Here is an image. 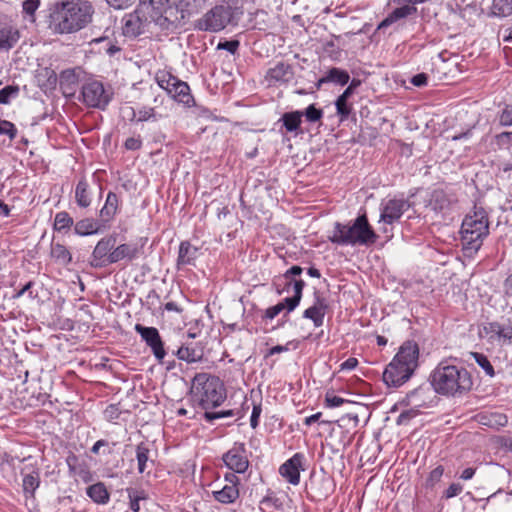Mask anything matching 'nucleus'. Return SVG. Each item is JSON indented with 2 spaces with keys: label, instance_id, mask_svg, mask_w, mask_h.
Masks as SVG:
<instances>
[{
  "label": "nucleus",
  "instance_id": "nucleus-1",
  "mask_svg": "<svg viewBox=\"0 0 512 512\" xmlns=\"http://www.w3.org/2000/svg\"><path fill=\"white\" fill-rule=\"evenodd\" d=\"M429 381L437 394L448 397L462 396L473 386L470 372L453 358L440 361L431 371Z\"/></svg>",
  "mask_w": 512,
  "mask_h": 512
},
{
  "label": "nucleus",
  "instance_id": "nucleus-2",
  "mask_svg": "<svg viewBox=\"0 0 512 512\" xmlns=\"http://www.w3.org/2000/svg\"><path fill=\"white\" fill-rule=\"evenodd\" d=\"M227 398L224 382L215 375L196 373L191 381L189 400L196 409L204 412L220 407Z\"/></svg>",
  "mask_w": 512,
  "mask_h": 512
},
{
  "label": "nucleus",
  "instance_id": "nucleus-3",
  "mask_svg": "<svg viewBox=\"0 0 512 512\" xmlns=\"http://www.w3.org/2000/svg\"><path fill=\"white\" fill-rule=\"evenodd\" d=\"M419 347L414 341L404 342L383 372L388 387L398 388L413 376L418 367Z\"/></svg>",
  "mask_w": 512,
  "mask_h": 512
},
{
  "label": "nucleus",
  "instance_id": "nucleus-4",
  "mask_svg": "<svg viewBox=\"0 0 512 512\" xmlns=\"http://www.w3.org/2000/svg\"><path fill=\"white\" fill-rule=\"evenodd\" d=\"M94 8L85 0H69L56 7L54 21L60 33H73L86 27L92 20Z\"/></svg>",
  "mask_w": 512,
  "mask_h": 512
},
{
  "label": "nucleus",
  "instance_id": "nucleus-5",
  "mask_svg": "<svg viewBox=\"0 0 512 512\" xmlns=\"http://www.w3.org/2000/svg\"><path fill=\"white\" fill-rule=\"evenodd\" d=\"M488 234V214L483 207L475 204L461 225V245L465 256L477 253Z\"/></svg>",
  "mask_w": 512,
  "mask_h": 512
},
{
  "label": "nucleus",
  "instance_id": "nucleus-6",
  "mask_svg": "<svg viewBox=\"0 0 512 512\" xmlns=\"http://www.w3.org/2000/svg\"><path fill=\"white\" fill-rule=\"evenodd\" d=\"M328 238L333 243L369 246L374 244L378 235L369 224L365 213L359 215L352 224L336 223Z\"/></svg>",
  "mask_w": 512,
  "mask_h": 512
},
{
  "label": "nucleus",
  "instance_id": "nucleus-7",
  "mask_svg": "<svg viewBox=\"0 0 512 512\" xmlns=\"http://www.w3.org/2000/svg\"><path fill=\"white\" fill-rule=\"evenodd\" d=\"M175 9L161 0H140L137 13H142L144 21H152L162 28H168L176 19H172Z\"/></svg>",
  "mask_w": 512,
  "mask_h": 512
},
{
  "label": "nucleus",
  "instance_id": "nucleus-8",
  "mask_svg": "<svg viewBox=\"0 0 512 512\" xmlns=\"http://www.w3.org/2000/svg\"><path fill=\"white\" fill-rule=\"evenodd\" d=\"M234 10L230 5H216L196 20L195 29L208 32L223 30L233 19Z\"/></svg>",
  "mask_w": 512,
  "mask_h": 512
},
{
  "label": "nucleus",
  "instance_id": "nucleus-9",
  "mask_svg": "<svg viewBox=\"0 0 512 512\" xmlns=\"http://www.w3.org/2000/svg\"><path fill=\"white\" fill-rule=\"evenodd\" d=\"M113 93L105 89L102 82L90 80L83 84L81 101L89 108L104 110L112 99Z\"/></svg>",
  "mask_w": 512,
  "mask_h": 512
},
{
  "label": "nucleus",
  "instance_id": "nucleus-10",
  "mask_svg": "<svg viewBox=\"0 0 512 512\" xmlns=\"http://www.w3.org/2000/svg\"><path fill=\"white\" fill-rule=\"evenodd\" d=\"M134 330L140 336L141 341L150 348L157 362L163 364L168 352L159 330L156 327L145 326L140 323L135 324Z\"/></svg>",
  "mask_w": 512,
  "mask_h": 512
},
{
  "label": "nucleus",
  "instance_id": "nucleus-11",
  "mask_svg": "<svg viewBox=\"0 0 512 512\" xmlns=\"http://www.w3.org/2000/svg\"><path fill=\"white\" fill-rule=\"evenodd\" d=\"M225 467L235 473H245L250 465L248 451L243 442H234L221 457Z\"/></svg>",
  "mask_w": 512,
  "mask_h": 512
},
{
  "label": "nucleus",
  "instance_id": "nucleus-12",
  "mask_svg": "<svg viewBox=\"0 0 512 512\" xmlns=\"http://www.w3.org/2000/svg\"><path fill=\"white\" fill-rule=\"evenodd\" d=\"M40 468L36 461L26 464L20 471L22 476V491L26 499L35 497L40 486Z\"/></svg>",
  "mask_w": 512,
  "mask_h": 512
},
{
  "label": "nucleus",
  "instance_id": "nucleus-13",
  "mask_svg": "<svg viewBox=\"0 0 512 512\" xmlns=\"http://www.w3.org/2000/svg\"><path fill=\"white\" fill-rule=\"evenodd\" d=\"M410 207L411 204L406 199H389L386 203L382 204L380 222L393 224L398 221Z\"/></svg>",
  "mask_w": 512,
  "mask_h": 512
},
{
  "label": "nucleus",
  "instance_id": "nucleus-14",
  "mask_svg": "<svg viewBox=\"0 0 512 512\" xmlns=\"http://www.w3.org/2000/svg\"><path fill=\"white\" fill-rule=\"evenodd\" d=\"M265 79L270 86L286 84L294 79V71L291 65L279 62L267 71Z\"/></svg>",
  "mask_w": 512,
  "mask_h": 512
},
{
  "label": "nucleus",
  "instance_id": "nucleus-15",
  "mask_svg": "<svg viewBox=\"0 0 512 512\" xmlns=\"http://www.w3.org/2000/svg\"><path fill=\"white\" fill-rule=\"evenodd\" d=\"M135 460L137 462L138 474H149L150 471L148 469L153 468L156 463L152 455L151 444L144 441L138 443L135 447Z\"/></svg>",
  "mask_w": 512,
  "mask_h": 512
},
{
  "label": "nucleus",
  "instance_id": "nucleus-16",
  "mask_svg": "<svg viewBox=\"0 0 512 512\" xmlns=\"http://www.w3.org/2000/svg\"><path fill=\"white\" fill-rule=\"evenodd\" d=\"M301 460L302 455L296 453L286 460L279 468L280 475L292 485H297L300 482Z\"/></svg>",
  "mask_w": 512,
  "mask_h": 512
},
{
  "label": "nucleus",
  "instance_id": "nucleus-17",
  "mask_svg": "<svg viewBox=\"0 0 512 512\" xmlns=\"http://www.w3.org/2000/svg\"><path fill=\"white\" fill-rule=\"evenodd\" d=\"M172 354L178 360L184 361L188 364L197 363L203 359V350L197 346L196 343H182L177 350L172 351Z\"/></svg>",
  "mask_w": 512,
  "mask_h": 512
},
{
  "label": "nucleus",
  "instance_id": "nucleus-18",
  "mask_svg": "<svg viewBox=\"0 0 512 512\" xmlns=\"http://www.w3.org/2000/svg\"><path fill=\"white\" fill-rule=\"evenodd\" d=\"M325 435V444L322 442V450L324 446H328L332 451H339L343 445L340 435L342 434L340 426L335 427L331 421L322 420V436Z\"/></svg>",
  "mask_w": 512,
  "mask_h": 512
},
{
  "label": "nucleus",
  "instance_id": "nucleus-19",
  "mask_svg": "<svg viewBox=\"0 0 512 512\" xmlns=\"http://www.w3.org/2000/svg\"><path fill=\"white\" fill-rule=\"evenodd\" d=\"M119 207V198L114 192H109L106 197L104 206L100 210V220L103 226L108 224L114 219Z\"/></svg>",
  "mask_w": 512,
  "mask_h": 512
},
{
  "label": "nucleus",
  "instance_id": "nucleus-20",
  "mask_svg": "<svg viewBox=\"0 0 512 512\" xmlns=\"http://www.w3.org/2000/svg\"><path fill=\"white\" fill-rule=\"evenodd\" d=\"M417 12L415 6L404 5L394 9L386 18H384L377 26V30H385L400 19L406 18Z\"/></svg>",
  "mask_w": 512,
  "mask_h": 512
},
{
  "label": "nucleus",
  "instance_id": "nucleus-21",
  "mask_svg": "<svg viewBox=\"0 0 512 512\" xmlns=\"http://www.w3.org/2000/svg\"><path fill=\"white\" fill-rule=\"evenodd\" d=\"M85 492L87 497L97 505H106L110 501V492L101 481L89 485Z\"/></svg>",
  "mask_w": 512,
  "mask_h": 512
},
{
  "label": "nucleus",
  "instance_id": "nucleus-22",
  "mask_svg": "<svg viewBox=\"0 0 512 512\" xmlns=\"http://www.w3.org/2000/svg\"><path fill=\"white\" fill-rule=\"evenodd\" d=\"M476 418L479 424L493 429L504 427L508 422L507 416L498 412H482Z\"/></svg>",
  "mask_w": 512,
  "mask_h": 512
},
{
  "label": "nucleus",
  "instance_id": "nucleus-23",
  "mask_svg": "<svg viewBox=\"0 0 512 512\" xmlns=\"http://www.w3.org/2000/svg\"><path fill=\"white\" fill-rule=\"evenodd\" d=\"M176 101L191 106L194 102L192 95L190 94V88L186 82L179 79L175 81V86L172 87L171 92L168 93Z\"/></svg>",
  "mask_w": 512,
  "mask_h": 512
},
{
  "label": "nucleus",
  "instance_id": "nucleus-24",
  "mask_svg": "<svg viewBox=\"0 0 512 512\" xmlns=\"http://www.w3.org/2000/svg\"><path fill=\"white\" fill-rule=\"evenodd\" d=\"M99 219L84 218L76 222L74 226L75 233L80 236H87L98 233L102 228H105Z\"/></svg>",
  "mask_w": 512,
  "mask_h": 512
},
{
  "label": "nucleus",
  "instance_id": "nucleus-25",
  "mask_svg": "<svg viewBox=\"0 0 512 512\" xmlns=\"http://www.w3.org/2000/svg\"><path fill=\"white\" fill-rule=\"evenodd\" d=\"M350 75L346 70L332 67L322 75V84H335L344 86L349 83Z\"/></svg>",
  "mask_w": 512,
  "mask_h": 512
},
{
  "label": "nucleus",
  "instance_id": "nucleus-26",
  "mask_svg": "<svg viewBox=\"0 0 512 512\" xmlns=\"http://www.w3.org/2000/svg\"><path fill=\"white\" fill-rule=\"evenodd\" d=\"M213 498L221 504H232L239 498V488L234 485H224L212 492Z\"/></svg>",
  "mask_w": 512,
  "mask_h": 512
},
{
  "label": "nucleus",
  "instance_id": "nucleus-27",
  "mask_svg": "<svg viewBox=\"0 0 512 512\" xmlns=\"http://www.w3.org/2000/svg\"><path fill=\"white\" fill-rule=\"evenodd\" d=\"M142 13L130 14L124 18L123 32L126 36H137L141 33Z\"/></svg>",
  "mask_w": 512,
  "mask_h": 512
},
{
  "label": "nucleus",
  "instance_id": "nucleus-28",
  "mask_svg": "<svg viewBox=\"0 0 512 512\" xmlns=\"http://www.w3.org/2000/svg\"><path fill=\"white\" fill-rule=\"evenodd\" d=\"M19 31L11 26L0 29V50H9L18 42Z\"/></svg>",
  "mask_w": 512,
  "mask_h": 512
},
{
  "label": "nucleus",
  "instance_id": "nucleus-29",
  "mask_svg": "<svg viewBox=\"0 0 512 512\" xmlns=\"http://www.w3.org/2000/svg\"><path fill=\"white\" fill-rule=\"evenodd\" d=\"M126 493L129 499V508L132 512L140 511V501L147 500L148 494L144 489H137L133 487L126 488Z\"/></svg>",
  "mask_w": 512,
  "mask_h": 512
},
{
  "label": "nucleus",
  "instance_id": "nucleus-30",
  "mask_svg": "<svg viewBox=\"0 0 512 512\" xmlns=\"http://www.w3.org/2000/svg\"><path fill=\"white\" fill-rule=\"evenodd\" d=\"M88 182L85 179L79 180L75 189V199L78 206L86 208L91 204L90 194L88 192Z\"/></svg>",
  "mask_w": 512,
  "mask_h": 512
},
{
  "label": "nucleus",
  "instance_id": "nucleus-31",
  "mask_svg": "<svg viewBox=\"0 0 512 512\" xmlns=\"http://www.w3.org/2000/svg\"><path fill=\"white\" fill-rule=\"evenodd\" d=\"M495 120L501 127H512V101L499 107Z\"/></svg>",
  "mask_w": 512,
  "mask_h": 512
},
{
  "label": "nucleus",
  "instance_id": "nucleus-32",
  "mask_svg": "<svg viewBox=\"0 0 512 512\" xmlns=\"http://www.w3.org/2000/svg\"><path fill=\"white\" fill-rule=\"evenodd\" d=\"M315 302L314 304L307 308L304 313L303 317L306 319H311L316 327L320 326V292L315 291Z\"/></svg>",
  "mask_w": 512,
  "mask_h": 512
},
{
  "label": "nucleus",
  "instance_id": "nucleus-33",
  "mask_svg": "<svg viewBox=\"0 0 512 512\" xmlns=\"http://www.w3.org/2000/svg\"><path fill=\"white\" fill-rule=\"evenodd\" d=\"M491 12L497 17H507L512 14L511 0H493Z\"/></svg>",
  "mask_w": 512,
  "mask_h": 512
},
{
  "label": "nucleus",
  "instance_id": "nucleus-34",
  "mask_svg": "<svg viewBox=\"0 0 512 512\" xmlns=\"http://www.w3.org/2000/svg\"><path fill=\"white\" fill-rule=\"evenodd\" d=\"M264 507L283 510V501L273 491L268 490L267 494L260 501V509L263 510Z\"/></svg>",
  "mask_w": 512,
  "mask_h": 512
},
{
  "label": "nucleus",
  "instance_id": "nucleus-35",
  "mask_svg": "<svg viewBox=\"0 0 512 512\" xmlns=\"http://www.w3.org/2000/svg\"><path fill=\"white\" fill-rule=\"evenodd\" d=\"M302 116L303 113L299 111L285 113L282 116V121L286 130L289 132L295 131L301 124Z\"/></svg>",
  "mask_w": 512,
  "mask_h": 512
},
{
  "label": "nucleus",
  "instance_id": "nucleus-36",
  "mask_svg": "<svg viewBox=\"0 0 512 512\" xmlns=\"http://www.w3.org/2000/svg\"><path fill=\"white\" fill-rule=\"evenodd\" d=\"M73 218L65 211L58 212L54 218V229L62 232L67 231L73 225Z\"/></svg>",
  "mask_w": 512,
  "mask_h": 512
},
{
  "label": "nucleus",
  "instance_id": "nucleus-37",
  "mask_svg": "<svg viewBox=\"0 0 512 512\" xmlns=\"http://www.w3.org/2000/svg\"><path fill=\"white\" fill-rule=\"evenodd\" d=\"M140 301L142 306L151 312L162 308L160 296L154 289L150 290L146 297L144 299H140Z\"/></svg>",
  "mask_w": 512,
  "mask_h": 512
},
{
  "label": "nucleus",
  "instance_id": "nucleus-38",
  "mask_svg": "<svg viewBox=\"0 0 512 512\" xmlns=\"http://www.w3.org/2000/svg\"><path fill=\"white\" fill-rule=\"evenodd\" d=\"M27 294L28 298L34 300L38 298V289L36 288V282L29 280L25 284L21 285L18 289H15L13 298H20Z\"/></svg>",
  "mask_w": 512,
  "mask_h": 512
},
{
  "label": "nucleus",
  "instance_id": "nucleus-39",
  "mask_svg": "<svg viewBox=\"0 0 512 512\" xmlns=\"http://www.w3.org/2000/svg\"><path fill=\"white\" fill-rule=\"evenodd\" d=\"M502 324L497 321L488 322L483 326V332L492 341L501 342Z\"/></svg>",
  "mask_w": 512,
  "mask_h": 512
},
{
  "label": "nucleus",
  "instance_id": "nucleus-40",
  "mask_svg": "<svg viewBox=\"0 0 512 512\" xmlns=\"http://www.w3.org/2000/svg\"><path fill=\"white\" fill-rule=\"evenodd\" d=\"M115 244L116 239L112 236L101 239L95 247L94 256H107Z\"/></svg>",
  "mask_w": 512,
  "mask_h": 512
},
{
  "label": "nucleus",
  "instance_id": "nucleus-41",
  "mask_svg": "<svg viewBox=\"0 0 512 512\" xmlns=\"http://www.w3.org/2000/svg\"><path fill=\"white\" fill-rule=\"evenodd\" d=\"M471 357L484 370L486 375L489 377H493L495 375L494 368L486 355L479 352H472Z\"/></svg>",
  "mask_w": 512,
  "mask_h": 512
},
{
  "label": "nucleus",
  "instance_id": "nucleus-42",
  "mask_svg": "<svg viewBox=\"0 0 512 512\" xmlns=\"http://www.w3.org/2000/svg\"><path fill=\"white\" fill-rule=\"evenodd\" d=\"M155 79L158 85L169 93L172 87L175 86V81H177L178 78L167 72H159L156 74Z\"/></svg>",
  "mask_w": 512,
  "mask_h": 512
},
{
  "label": "nucleus",
  "instance_id": "nucleus-43",
  "mask_svg": "<svg viewBox=\"0 0 512 512\" xmlns=\"http://www.w3.org/2000/svg\"><path fill=\"white\" fill-rule=\"evenodd\" d=\"M235 415L233 409H227V410H221V411H212L209 410L208 412L203 413V419L205 422L209 424H214V422L218 419L222 418H229L233 417Z\"/></svg>",
  "mask_w": 512,
  "mask_h": 512
},
{
  "label": "nucleus",
  "instance_id": "nucleus-44",
  "mask_svg": "<svg viewBox=\"0 0 512 512\" xmlns=\"http://www.w3.org/2000/svg\"><path fill=\"white\" fill-rule=\"evenodd\" d=\"M341 56V50L334 41L328 40L322 45V58L328 57L331 60H338Z\"/></svg>",
  "mask_w": 512,
  "mask_h": 512
},
{
  "label": "nucleus",
  "instance_id": "nucleus-45",
  "mask_svg": "<svg viewBox=\"0 0 512 512\" xmlns=\"http://www.w3.org/2000/svg\"><path fill=\"white\" fill-rule=\"evenodd\" d=\"M430 205L435 211H443L449 206V201L443 191H435L432 194Z\"/></svg>",
  "mask_w": 512,
  "mask_h": 512
},
{
  "label": "nucleus",
  "instance_id": "nucleus-46",
  "mask_svg": "<svg viewBox=\"0 0 512 512\" xmlns=\"http://www.w3.org/2000/svg\"><path fill=\"white\" fill-rule=\"evenodd\" d=\"M19 87L17 85H7L0 90V104H9L11 99H15L19 95Z\"/></svg>",
  "mask_w": 512,
  "mask_h": 512
},
{
  "label": "nucleus",
  "instance_id": "nucleus-47",
  "mask_svg": "<svg viewBox=\"0 0 512 512\" xmlns=\"http://www.w3.org/2000/svg\"><path fill=\"white\" fill-rule=\"evenodd\" d=\"M493 141L499 149H509L512 146V131H503L494 135Z\"/></svg>",
  "mask_w": 512,
  "mask_h": 512
},
{
  "label": "nucleus",
  "instance_id": "nucleus-48",
  "mask_svg": "<svg viewBox=\"0 0 512 512\" xmlns=\"http://www.w3.org/2000/svg\"><path fill=\"white\" fill-rule=\"evenodd\" d=\"M444 474V467L442 465H438L432 471H430L428 477L425 481V486L427 488H433L437 483L441 481V478Z\"/></svg>",
  "mask_w": 512,
  "mask_h": 512
},
{
  "label": "nucleus",
  "instance_id": "nucleus-49",
  "mask_svg": "<svg viewBox=\"0 0 512 512\" xmlns=\"http://www.w3.org/2000/svg\"><path fill=\"white\" fill-rule=\"evenodd\" d=\"M91 453L110 455L113 452L112 447H110V443L106 439L97 440L90 449Z\"/></svg>",
  "mask_w": 512,
  "mask_h": 512
},
{
  "label": "nucleus",
  "instance_id": "nucleus-50",
  "mask_svg": "<svg viewBox=\"0 0 512 512\" xmlns=\"http://www.w3.org/2000/svg\"><path fill=\"white\" fill-rule=\"evenodd\" d=\"M303 269L300 266L294 265L290 267L283 275L284 289L289 290L292 280H295L297 276H300Z\"/></svg>",
  "mask_w": 512,
  "mask_h": 512
},
{
  "label": "nucleus",
  "instance_id": "nucleus-51",
  "mask_svg": "<svg viewBox=\"0 0 512 512\" xmlns=\"http://www.w3.org/2000/svg\"><path fill=\"white\" fill-rule=\"evenodd\" d=\"M17 132V128L12 122L0 117V135H7L10 140H13L16 138Z\"/></svg>",
  "mask_w": 512,
  "mask_h": 512
},
{
  "label": "nucleus",
  "instance_id": "nucleus-52",
  "mask_svg": "<svg viewBox=\"0 0 512 512\" xmlns=\"http://www.w3.org/2000/svg\"><path fill=\"white\" fill-rule=\"evenodd\" d=\"M92 44H103V50L110 56L120 51V47L113 44L108 37H100L92 40Z\"/></svg>",
  "mask_w": 512,
  "mask_h": 512
},
{
  "label": "nucleus",
  "instance_id": "nucleus-53",
  "mask_svg": "<svg viewBox=\"0 0 512 512\" xmlns=\"http://www.w3.org/2000/svg\"><path fill=\"white\" fill-rule=\"evenodd\" d=\"M121 411L119 404H109L103 411L105 420L109 422H115L120 417Z\"/></svg>",
  "mask_w": 512,
  "mask_h": 512
},
{
  "label": "nucleus",
  "instance_id": "nucleus-54",
  "mask_svg": "<svg viewBox=\"0 0 512 512\" xmlns=\"http://www.w3.org/2000/svg\"><path fill=\"white\" fill-rule=\"evenodd\" d=\"M77 83V76L74 70H65L60 74L61 87H68Z\"/></svg>",
  "mask_w": 512,
  "mask_h": 512
},
{
  "label": "nucleus",
  "instance_id": "nucleus-55",
  "mask_svg": "<svg viewBox=\"0 0 512 512\" xmlns=\"http://www.w3.org/2000/svg\"><path fill=\"white\" fill-rule=\"evenodd\" d=\"M138 121L144 122L150 119L157 120L161 115H157L154 108L151 107H142L138 110Z\"/></svg>",
  "mask_w": 512,
  "mask_h": 512
},
{
  "label": "nucleus",
  "instance_id": "nucleus-56",
  "mask_svg": "<svg viewBox=\"0 0 512 512\" xmlns=\"http://www.w3.org/2000/svg\"><path fill=\"white\" fill-rule=\"evenodd\" d=\"M282 311H284V306L279 305L277 303L276 305L270 306L266 310H264L262 315H261V318H262L263 321L273 320Z\"/></svg>",
  "mask_w": 512,
  "mask_h": 512
},
{
  "label": "nucleus",
  "instance_id": "nucleus-57",
  "mask_svg": "<svg viewBox=\"0 0 512 512\" xmlns=\"http://www.w3.org/2000/svg\"><path fill=\"white\" fill-rule=\"evenodd\" d=\"M346 402L347 401L342 397L334 395L333 393H330V392L326 393V396H325V407L326 408H336V407L343 405Z\"/></svg>",
  "mask_w": 512,
  "mask_h": 512
},
{
  "label": "nucleus",
  "instance_id": "nucleus-58",
  "mask_svg": "<svg viewBox=\"0 0 512 512\" xmlns=\"http://www.w3.org/2000/svg\"><path fill=\"white\" fill-rule=\"evenodd\" d=\"M347 101V99H343V97L340 95L335 102L337 113L341 117H348L351 112V107Z\"/></svg>",
  "mask_w": 512,
  "mask_h": 512
},
{
  "label": "nucleus",
  "instance_id": "nucleus-59",
  "mask_svg": "<svg viewBox=\"0 0 512 512\" xmlns=\"http://www.w3.org/2000/svg\"><path fill=\"white\" fill-rule=\"evenodd\" d=\"M463 485L458 482H454L443 492L442 498L451 499L458 496L463 491Z\"/></svg>",
  "mask_w": 512,
  "mask_h": 512
},
{
  "label": "nucleus",
  "instance_id": "nucleus-60",
  "mask_svg": "<svg viewBox=\"0 0 512 512\" xmlns=\"http://www.w3.org/2000/svg\"><path fill=\"white\" fill-rule=\"evenodd\" d=\"M300 299L295 296L285 297L282 301L278 302L279 305L284 306L287 313L294 311L300 303Z\"/></svg>",
  "mask_w": 512,
  "mask_h": 512
},
{
  "label": "nucleus",
  "instance_id": "nucleus-61",
  "mask_svg": "<svg viewBox=\"0 0 512 512\" xmlns=\"http://www.w3.org/2000/svg\"><path fill=\"white\" fill-rule=\"evenodd\" d=\"M19 458L17 456H13L8 452L0 453V469H4L5 466H8L11 469H15V461Z\"/></svg>",
  "mask_w": 512,
  "mask_h": 512
},
{
  "label": "nucleus",
  "instance_id": "nucleus-62",
  "mask_svg": "<svg viewBox=\"0 0 512 512\" xmlns=\"http://www.w3.org/2000/svg\"><path fill=\"white\" fill-rule=\"evenodd\" d=\"M240 42L238 40H229L224 42H219L217 45L218 50H226L231 54H235L239 48Z\"/></svg>",
  "mask_w": 512,
  "mask_h": 512
},
{
  "label": "nucleus",
  "instance_id": "nucleus-63",
  "mask_svg": "<svg viewBox=\"0 0 512 512\" xmlns=\"http://www.w3.org/2000/svg\"><path fill=\"white\" fill-rule=\"evenodd\" d=\"M74 474L78 475L79 478L84 483H90V482L93 481V473L91 472V470L86 465H79L78 466V470Z\"/></svg>",
  "mask_w": 512,
  "mask_h": 512
},
{
  "label": "nucleus",
  "instance_id": "nucleus-64",
  "mask_svg": "<svg viewBox=\"0 0 512 512\" xmlns=\"http://www.w3.org/2000/svg\"><path fill=\"white\" fill-rule=\"evenodd\" d=\"M501 342L512 344V323L509 320L502 324Z\"/></svg>",
  "mask_w": 512,
  "mask_h": 512
}]
</instances>
